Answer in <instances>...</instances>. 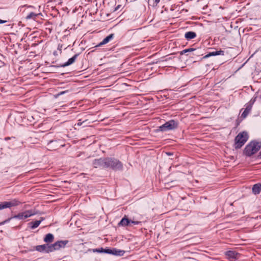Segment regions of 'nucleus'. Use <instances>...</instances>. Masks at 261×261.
Instances as JSON below:
<instances>
[{
    "instance_id": "1",
    "label": "nucleus",
    "mask_w": 261,
    "mask_h": 261,
    "mask_svg": "<svg viewBox=\"0 0 261 261\" xmlns=\"http://www.w3.org/2000/svg\"><path fill=\"white\" fill-rule=\"evenodd\" d=\"M261 148V142L252 141L245 147L243 153L247 156H251L256 153Z\"/></svg>"
},
{
    "instance_id": "2",
    "label": "nucleus",
    "mask_w": 261,
    "mask_h": 261,
    "mask_svg": "<svg viewBox=\"0 0 261 261\" xmlns=\"http://www.w3.org/2000/svg\"><path fill=\"white\" fill-rule=\"evenodd\" d=\"M37 214V212L34 210H30L25 211L23 212L19 213L18 214L14 215V216L0 223V225L5 224V223L9 222L12 219H17L18 220H24L32 216Z\"/></svg>"
},
{
    "instance_id": "3",
    "label": "nucleus",
    "mask_w": 261,
    "mask_h": 261,
    "mask_svg": "<svg viewBox=\"0 0 261 261\" xmlns=\"http://www.w3.org/2000/svg\"><path fill=\"white\" fill-rule=\"evenodd\" d=\"M249 139V135L247 132L243 131L239 133L234 138V143L233 145L235 149L241 148Z\"/></svg>"
},
{
    "instance_id": "4",
    "label": "nucleus",
    "mask_w": 261,
    "mask_h": 261,
    "mask_svg": "<svg viewBox=\"0 0 261 261\" xmlns=\"http://www.w3.org/2000/svg\"><path fill=\"white\" fill-rule=\"evenodd\" d=\"M108 168L114 170H122L123 165L120 161L115 158H107L106 168Z\"/></svg>"
},
{
    "instance_id": "5",
    "label": "nucleus",
    "mask_w": 261,
    "mask_h": 261,
    "mask_svg": "<svg viewBox=\"0 0 261 261\" xmlns=\"http://www.w3.org/2000/svg\"><path fill=\"white\" fill-rule=\"evenodd\" d=\"M178 126L177 122L174 120H171L166 122L164 124L159 127L158 130L161 132H166L167 130H172L177 128Z\"/></svg>"
},
{
    "instance_id": "6",
    "label": "nucleus",
    "mask_w": 261,
    "mask_h": 261,
    "mask_svg": "<svg viewBox=\"0 0 261 261\" xmlns=\"http://www.w3.org/2000/svg\"><path fill=\"white\" fill-rule=\"evenodd\" d=\"M20 203L21 202L16 199H14L9 201H3L0 202V210L16 206Z\"/></svg>"
},
{
    "instance_id": "7",
    "label": "nucleus",
    "mask_w": 261,
    "mask_h": 261,
    "mask_svg": "<svg viewBox=\"0 0 261 261\" xmlns=\"http://www.w3.org/2000/svg\"><path fill=\"white\" fill-rule=\"evenodd\" d=\"M107 158L95 159L93 161L94 168H106Z\"/></svg>"
},
{
    "instance_id": "8",
    "label": "nucleus",
    "mask_w": 261,
    "mask_h": 261,
    "mask_svg": "<svg viewBox=\"0 0 261 261\" xmlns=\"http://www.w3.org/2000/svg\"><path fill=\"white\" fill-rule=\"evenodd\" d=\"M68 240H63V241H58L54 244L50 245H51V252L59 250L61 248H64L65 246L68 244Z\"/></svg>"
},
{
    "instance_id": "9",
    "label": "nucleus",
    "mask_w": 261,
    "mask_h": 261,
    "mask_svg": "<svg viewBox=\"0 0 261 261\" xmlns=\"http://www.w3.org/2000/svg\"><path fill=\"white\" fill-rule=\"evenodd\" d=\"M36 250L40 252H51V245L43 244L36 246Z\"/></svg>"
},
{
    "instance_id": "10",
    "label": "nucleus",
    "mask_w": 261,
    "mask_h": 261,
    "mask_svg": "<svg viewBox=\"0 0 261 261\" xmlns=\"http://www.w3.org/2000/svg\"><path fill=\"white\" fill-rule=\"evenodd\" d=\"M239 253L234 251H228L225 252L227 258L230 261H234L238 257Z\"/></svg>"
},
{
    "instance_id": "11",
    "label": "nucleus",
    "mask_w": 261,
    "mask_h": 261,
    "mask_svg": "<svg viewBox=\"0 0 261 261\" xmlns=\"http://www.w3.org/2000/svg\"><path fill=\"white\" fill-rule=\"evenodd\" d=\"M114 35L113 34H110L109 36L104 38L101 42H100L98 45L96 46V47H99L102 45L108 43L110 40L114 38Z\"/></svg>"
},
{
    "instance_id": "12",
    "label": "nucleus",
    "mask_w": 261,
    "mask_h": 261,
    "mask_svg": "<svg viewBox=\"0 0 261 261\" xmlns=\"http://www.w3.org/2000/svg\"><path fill=\"white\" fill-rule=\"evenodd\" d=\"M125 251L124 250L113 249H109V251H107V253L112 254L116 255L122 256L124 255Z\"/></svg>"
},
{
    "instance_id": "13",
    "label": "nucleus",
    "mask_w": 261,
    "mask_h": 261,
    "mask_svg": "<svg viewBox=\"0 0 261 261\" xmlns=\"http://www.w3.org/2000/svg\"><path fill=\"white\" fill-rule=\"evenodd\" d=\"M44 220L43 217L40 218V220H37L34 222H30L28 225L30 226L31 229H34L39 226L41 222Z\"/></svg>"
},
{
    "instance_id": "14",
    "label": "nucleus",
    "mask_w": 261,
    "mask_h": 261,
    "mask_svg": "<svg viewBox=\"0 0 261 261\" xmlns=\"http://www.w3.org/2000/svg\"><path fill=\"white\" fill-rule=\"evenodd\" d=\"M224 55V51L223 50H220L219 51L210 52V53H208L207 55H206L205 56H204L203 58L206 59L211 56H218V55L223 56Z\"/></svg>"
},
{
    "instance_id": "15",
    "label": "nucleus",
    "mask_w": 261,
    "mask_h": 261,
    "mask_svg": "<svg viewBox=\"0 0 261 261\" xmlns=\"http://www.w3.org/2000/svg\"><path fill=\"white\" fill-rule=\"evenodd\" d=\"M77 56H78V54H76V55H74L72 58L69 59L68 61L65 62L64 64H63L62 65V66L64 67L66 66L70 65L71 64H72V63H73L75 62Z\"/></svg>"
},
{
    "instance_id": "16",
    "label": "nucleus",
    "mask_w": 261,
    "mask_h": 261,
    "mask_svg": "<svg viewBox=\"0 0 261 261\" xmlns=\"http://www.w3.org/2000/svg\"><path fill=\"white\" fill-rule=\"evenodd\" d=\"M130 223V220L127 218L126 216H125L118 223V225L119 226H126L128 225Z\"/></svg>"
},
{
    "instance_id": "17",
    "label": "nucleus",
    "mask_w": 261,
    "mask_h": 261,
    "mask_svg": "<svg viewBox=\"0 0 261 261\" xmlns=\"http://www.w3.org/2000/svg\"><path fill=\"white\" fill-rule=\"evenodd\" d=\"M261 191V184H256L253 185L252 187V192L254 194H258Z\"/></svg>"
},
{
    "instance_id": "18",
    "label": "nucleus",
    "mask_w": 261,
    "mask_h": 261,
    "mask_svg": "<svg viewBox=\"0 0 261 261\" xmlns=\"http://www.w3.org/2000/svg\"><path fill=\"white\" fill-rule=\"evenodd\" d=\"M196 36V34L194 32H188L186 33L185 35V38L188 40H191L194 38H195Z\"/></svg>"
},
{
    "instance_id": "19",
    "label": "nucleus",
    "mask_w": 261,
    "mask_h": 261,
    "mask_svg": "<svg viewBox=\"0 0 261 261\" xmlns=\"http://www.w3.org/2000/svg\"><path fill=\"white\" fill-rule=\"evenodd\" d=\"M54 236L51 233L47 234L44 238V241L47 243H51L54 241Z\"/></svg>"
},
{
    "instance_id": "20",
    "label": "nucleus",
    "mask_w": 261,
    "mask_h": 261,
    "mask_svg": "<svg viewBox=\"0 0 261 261\" xmlns=\"http://www.w3.org/2000/svg\"><path fill=\"white\" fill-rule=\"evenodd\" d=\"M251 106H247V107L245 109L244 111L242 114V117H243V118H245L247 116V115L248 114V113L250 112V111L251 110Z\"/></svg>"
},
{
    "instance_id": "21",
    "label": "nucleus",
    "mask_w": 261,
    "mask_h": 261,
    "mask_svg": "<svg viewBox=\"0 0 261 261\" xmlns=\"http://www.w3.org/2000/svg\"><path fill=\"white\" fill-rule=\"evenodd\" d=\"M38 14H36L34 12H31L30 13H29L27 16H26V18L27 19H34L37 16Z\"/></svg>"
},
{
    "instance_id": "22",
    "label": "nucleus",
    "mask_w": 261,
    "mask_h": 261,
    "mask_svg": "<svg viewBox=\"0 0 261 261\" xmlns=\"http://www.w3.org/2000/svg\"><path fill=\"white\" fill-rule=\"evenodd\" d=\"M109 251V249H105L102 248H96L93 250V252H97L99 253H107Z\"/></svg>"
},
{
    "instance_id": "23",
    "label": "nucleus",
    "mask_w": 261,
    "mask_h": 261,
    "mask_svg": "<svg viewBox=\"0 0 261 261\" xmlns=\"http://www.w3.org/2000/svg\"><path fill=\"white\" fill-rule=\"evenodd\" d=\"M195 50V49H194L193 48H190L186 49H184V50H182L181 51H180V54L181 55H182L186 54V53L193 51H194Z\"/></svg>"
},
{
    "instance_id": "24",
    "label": "nucleus",
    "mask_w": 261,
    "mask_h": 261,
    "mask_svg": "<svg viewBox=\"0 0 261 261\" xmlns=\"http://www.w3.org/2000/svg\"><path fill=\"white\" fill-rule=\"evenodd\" d=\"M67 92H68V91H67V90H66V91H62V92H60L58 93V94H56V95H55V97L56 98H57V97H59V96H60V95H63V94H65V93H67Z\"/></svg>"
},
{
    "instance_id": "25",
    "label": "nucleus",
    "mask_w": 261,
    "mask_h": 261,
    "mask_svg": "<svg viewBox=\"0 0 261 261\" xmlns=\"http://www.w3.org/2000/svg\"><path fill=\"white\" fill-rule=\"evenodd\" d=\"M148 2H152L153 5L156 6L160 2V0H148Z\"/></svg>"
},
{
    "instance_id": "26",
    "label": "nucleus",
    "mask_w": 261,
    "mask_h": 261,
    "mask_svg": "<svg viewBox=\"0 0 261 261\" xmlns=\"http://www.w3.org/2000/svg\"><path fill=\"white\" fill-rule=\"evenodd\" d=\"M130 223H133V224H134L135 225H138V224H139L140 223V221H131L130 220Z\"/></svg>"
},
{
    "instance_id": "27",
    "label": "nucleus",
    "mask_w": 261,
    "mask_h": 261,
    "mask_svg": "<svg viewBox=\"0 0 261 261\" xmlns=\"http://www.w3.org/2000/svg\"><path fill=\"white\" fill-rule=\"evenodd\" d=\"M85 121H83V122H81V120H79L78 121V122L75 125H77V126H81L83 123H84Z\"/></svg>"
},
{
    "instance_id": "28",
    "label": "nucleus",
    "mask_w": 261,
    "mask_h": 261,
    "mask_svg": "<svg viewBox=\"0 0 261 261\" xmlns=\"http://www.w3.org/2000/svg\"><path fill=\"white\" fill-rule=\"evenodd\" d=\"M120 7H121V5H118V6H117L115 8V11H117V10H119V9L120 8Z\"/></svg>"
},
{
    "instance_id": "29",
    "label": "nucleus",
    "mask_w": 261,
    "mask_h": 261,
    "mask_svg": "<svg viewBox=\"0 0 261 261\" xmlns=\"http://www.w3.org/2000/svg\"><path fill=\"white\" fill-rule=\"evenodd\" d=\"M7 21L6 20H2L0 19V23H4L5 22H6Z\"/></svg>"
},
{
    "instance_id": "30",
    "label": "nucleus",
    "mask_w": 261,
    "mask_h": 261,
    "mask_svg": "<svg viewBox=\"0 0 261 261\" xmlns=\"http://www.w3.org/2000/svg\"><path fill=\"white\" fill-rule=\"evenodd\" d=\"M10 137H6V138H5V140H6V141H7V140H10Z\"/></svg>"
},
{
    "instance_id": "31",
    "label": "nucleus",
    "mask_w": 261,
    "mask_h": 261,
    "mask_svg": "<svg viewBox=\"0 0 261 261\" xmlns=\"http://www.w3.org/2000/svg\"><path fill=\"white\" fill-rule=\"evenodd\" d=\"M260 98H261V90H260V94L259 95Z\"/></svg>"
}]
</instances>
